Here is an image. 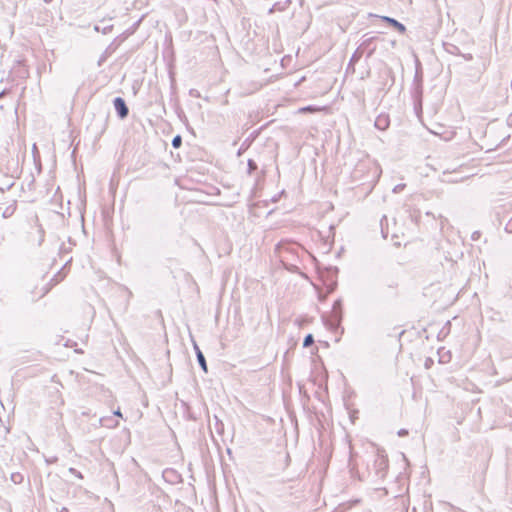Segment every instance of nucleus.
Here are the masks:
<instances>
[{
    "label": "nucleus",
    "instance_id": "1",
    "mask_svg": "<svg viewBox=\"0 0 512 512\" xmlns=\"http://www.w3.org/2000/svg\"><path fill=\"white\" fill-rule=\"evenodd\" d=\"M114 108L121 119L127 117L129 110L125 101L121 97H117L114 99Z\"/></svg>",
    "mask_w": 512,
    "mask_h": 512
},
{
    "label": "nucleus",
    "instance_id": "2",
    "mask_svg": "<svg viewBox=\"0 0 512 512\" xmlns=\"http://www.w3.org/2000/svg\"><path fill=\"white\" fill-rule=\"evenodd\" d=\"M375 127L379 130H385L389 126V118L387 115H379L374 123Z\"/></svg>",
    "mask_w": 512,
    "mask_h": 512
},
{
    "label": "nucleus",
    "instance_id": "3",
    "mask_svg": "<svg viewBox=\"0 0 512 512\" xmlns=\"http://www.w3.org/2000/svg\"><path fill=\"white\" fill-rule=\"evenodd\" d=\"M382 19H383V21L387 22L392 27L397 29L400 33H404L406 31L405 26L402 23H400L397 20H395L394 18H390V17L384 16V17H382Z\"/></svg>",
    "mask_w": 512,
    "mask_h": 512
},
{
    "label": "nucleus",
    "instance_id": "4",
    "mask_svg": "<svg viewBox=\"0 0 512 512\" xmlns=\"http://www.w3.org/2000/svg\"><path fill=\"white\" fill-rule=\"evenodd\" d=\"M100 23L101 24H97L94 26V30L96 32H101L102 34H108L112 31V28H113L112 24H109V23L106 24L105 20H102Z\"/></svg>",
    "mask_w": 512,
    "mask_h": 512
},
{
    "label": "nucleus",
    "instance_id": "5",
    "mask_svg": "<svg viewBox=\"0 0 512 512\" xmlns=\"http://www.w3.org/2000/svg\"><path fill=\"white\" fill-rule=\"evenodd\" d=\"M100 425L107 428H115L119 425L118 421H113L110 417L100 418Z\"/></svg>",
    "mask_w": 512,
    "mask_h": 512
},
{
    "label": "nucleus",
    "instance_id": "6",
    "mask_svg": "<svg viewBox=\"0 0 512 512\" xmlns=\"http://www.w3.org/2000/svg\"><path fill=\"white\" fill-rule=\"evenodd\" d=\"M195 349H196V355H197V360H198L199 365L201 366V368L203 369L204 372H207V364H206V360H205L203 353L200 351V349L197 346H195Z\"/></svg>",
    "mask_w": 512,
    "mask_h": 512
},
{
    "label": "nucleus",
    "instance_id": "7",
    "mask_svg": "<svg viewBox=\"0 0 512 512\" xmlns=\"http://www.w3.org/2000/svg\"><path fill=\"white\" fill-rule=\"evenodd\" d=\"M341 302L339 300L335 301L333 304V313L335 315V325L337 326L340 323L341 315H340Z\"/></svg>",
    "mask_w": 512,
    "mask_h": 512
},
{
    "label": "nucleus",
    "instance_id": "8",
    "mask_svg": "<svg viewBox=\"0 0 512 512\" xmlns=\"http://www.w3.org/2000/svg\"><path fill=\"white\" fill-rule=\"evenodd\" d=\"M314 342V338L311 334H308L305 338H304V342H303V346L304 347H309L313 344Z\"/></svg>",
    "mask_w": 512,
    "mask_h": 512
},
{
    "label": "nucleus",
    "instance_id": "9",
    "mask_svg": "<svg viewBox=\"0 0 512 512\" xmlns=\"http://www.w3.org/2000/svg\"><path fill=\"white\" fill-rule=\"evenodd\" d=\"M181 144H182V138H181V136H179V135L175 136V137L173 138V140H172V146H173L174 148H179V147L181 146Z\"/></svg>",
    "mask_w": 512,
    "mask_h": 512
},
{
    "label": "nucleus",
    "instance_id": "10",
    "mask_svg": "<svg viewBox=\"0 0 512 512\" xmlns=\"http://www.w3.org/2000/svg\"><path fill=\"white\" fill-rule=\"evenodd\" d=\"M11 479L14 483H20L22 481V475L19 473L12 474Z\"/></svg>",
    "mask_w": 512,
    "mask_h": 512
},
{
    "label": "nucleus",
    "instance_id": "11",
    "mask_svg": "<svg viewBox=\"0 0 512 512\" xmlns=\"http://www.w3.org/2000/svg\"><path fill=\"white\" fill-rule=\"evenodd\" d=\"M69 473L75 475L76 477H78L79 479H82L83 478V475L81 474V472L77 471L75 468H69Z\"/></svg>",
    "mask_w": 512,
    "mask_h": 512
},
{
    "label": "nucleus",
    "instance_id": "12",
    "mask_svg": "<svg viewBox=\"0 0 512 512\" xmlns=\"http://www.w3.org/2000/svg\"><path fill=\"white\" fill-rule=\"evenodd\" d=\"M14 212V209L12 207H7L6 210L3 212V216L6 218V217H9L13 214Z\"/></svg>",
    "mask_w": 512,
    "mask_h": 512
},
{
    "label": "nucleus",
    "instance_id": "13",
    "mask_svg": "<svg viewBox=\"0 0 512 512\" xmlns=\"http://www.w3.org/2000/svg\"><path fill=\"white\" fill-rule=\"evenodd\" d=\"M405 188V184H398L393 188L394 193H399Z\"/></svg>",
    "mask_w": 512,
    "mask_h": 512
},
{
    "label": "nucleus",
    "instance_id": "14",
    "mask_svg": "<svg viewBox=\"0 0 512 512\" xmlns=\"http://www.w3.org/2000/svg\"><path fill=\"white\" fill-rule=\"evenodd\" d=\"M319 109L318 108H314V107H311V106H307V107H304L302 108L300 111L301 112H313V111H318Z\"/></svg>",
    "mask_w": 512,
    "mask_h": 512
},
{
    "label": "nucleus",
    "instance_id": "15",
    "mask_svg": "<svg viewBox=\"0 0 512 512\" xmlns=\"http://www.w3.org/2000/svg\"><path fill=\"white\" fill-rule=\"evenodd\" d=\"M407 434H408V431L405 430V429H401V430L398 431V435L400 437L406 436Z\"/></svg>",
    "mask_w": 512,
    "mask_h": 512
},
{
    "label": "nucleus",
    "instance_id": "16",
    "mask_svg": "<svg viewBox=\"0 0 512 512\" xmlns=\"http://www.w3.org/2000/svg\"><path fill=\"white\" fill-rule=\"evenodd\" d=\"M114 415L122 418V413L119 409L114 411Z\"/></svg>",
    "mask_w": 512,
    "mask_h": 512
},
{
    "label": "nucleus",
    "instance_id": "17",
    "mask_svg": "<svg viewBox=\"0 0 512 512\" xmlns=\"http://www.w3.org/2000/svg\"><path fill=\"white\" fill-rule=\"evenodd\" d=\"M249 167H250L251 169H254V168H256V165L254 164V162H253V161H251V160H250V161H249Z\"/></svg>",
    "mask_w": 512,
    "mask_h": 512
},
{
    "label": "nucleus",
    "instance_id": "18",
    "mask_svg": "<svg viewBox=\"0 0 512 512\" xmlns=\"http://www.w3.org/2000/svg\"><path fill=\"white\" fill-rule=\"evenodd\" d=\"M48 292V289H44L40 294L39 297H43Z\"/></svg>",
    "mask_w": 512,
    "mask_h": 512
},
{
    "label": "nucleus",
    "instance_id": "19",
    "mask_svg": "<svg viewBox=\"0 0 512 512\" xmlns=\"http://www.w3.org/2000/svg\"><path fill=\"white\" fill-rule=\"evenodd\" d=\"M55 462V459L48 460V463Z\"/></svg>",
    "mask_w": 512,
    "mask_h": 512
},
{
    "label": "nucleus",
    "instance_id": "20",
    "mask_svg": "<svg viewBox=\"0 0 512 512\" xmlns=\"http://www.w3.org/2000/svg\"><path fill=\"white\" fill-rule=\"evenodd\" d=\"M55 462V459L48 460V463Z\"/></svg>",
    "mask_w": 512,
    "mask_h": 512
},
{
    "label": "nucleus",
    "instance_id": "21",
    "mask_svg": "<svg viewBox=\"0 0 512 512\" xmlns=\"http://www.w3.org/2000/svg\"><path fill=\"white\" fill-rule=\"evenodd\" d=\"M55 462V459L48 460V463Z\"/></svg>",
    "mask_w": 512,
    "mask_h": 512
}]
</instances>
